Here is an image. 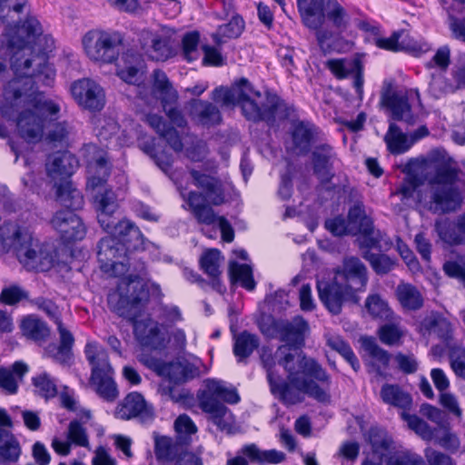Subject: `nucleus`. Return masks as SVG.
Instances as JSON below:
<instances>
[{"label":"nucleus","mask_w":465,"mask_h":465,"mask_svg":"<svg viewBox=\"0 0 465 465\" xmlns=\"http://www.w3.org/2000/svg\"><path fill=\"white\" fill-rule=\"evenodd\" d=\"M361 346L371 358L369 365L371 371L378 375H382L383 371L389 366L391 360L390 353L380 347L375 339L371 337L361 338Z\"/></svg>","instance_id":"obj_39"},{"label":"nucleus","mask_w":465,"mask_h":465,"mask_svg":"<svg viewBox=\"0 0 465 465\" xmlns=\"http://www.w3.org/2000/svg\"><path fill=\"white\" fill-rule=\"evenodd\" d=\"M363 258L370 262L377 274H386L395 266V261L386 254L373 253L367 251L364 252Z\"/></svg>","instance_id":"obj_54"},{"label":"nucleus","mask_w":465,"mask_h":465,"mask_svg":"<svg viewBox=\"0 0 465 465\" xmlns=\"http://www.w3.org/2000/svg\"><path fill=\"white\" fill-rule=\"evenodd\" d=\"M292 151L294 153L307 154L313 143L318 140L320 130L309 121H293L290 128Z\"/></svg>","instance_id":"obj_22"},{"label":"nucleus","mask_w":465,"mask_h":465,"mask_svg":"<svg viewBox=\"0 0 465 465\" xmlns=\"http://www.w3.org/2000/svg\"><path fill=\"white\" fill-rule=\"evenodd\" d=\"M45 166L47 175L56 185V183L69 180L78 167V161L69 152H57L49 155Z\"/></svg>","instance_id":"obj_24"},{"label":"nucleus","mask_w":465,"mask_h":465,"mask_svg":"<svg viewBox=\"0 0 465 465\" xmlns=\"http://www.w3.org/2000/svg\"><path fill=\"white\" fill-rule=\"evenodd\" d=\"M84 354L92 365L91 384L101 398L114 401L118 397V391L106 351L97 342H88L84 348Z\"/></svg>","instance_id":"obj_8"},{"label":"nucleus","mask_w":465,"mask_h":465,"mask_svg":"<svg viewBox=\"0 0 465 465\" xmlns=\"http://www.w3.org/2000/svg\"><path fill=\"white\" fill-rule=\"evenodd\" d=\"M317 290L321 302L333 315L341 312L345 302L357 303L360 300L357 292L336 278L331 282H318Z\"/></svg>","instance_id":"obj_14"},{"label":"nucleus","mask_w":465,"mask_h":465,"mask_svg":"<svg viewBox=\"0 0 465 465\" xmlns=\"http://www.w3.org/2000/svg\"><path fill=\"white\" fill-rule=\"evenodd\" d=\"M50 223L63 241L67 242L83 240L86 234L82 219L71 210L57 211Z\"/></svg>","instance_id":"obj_17"},{"label":"nucleus","mask_w":465,"mask_h":465,"mask_svg":"<svg viewBox=\"0 0 465 465\" xmlns=\"http://www.w3.org/2000/svg\"><path fill=\"white\" fill-rule=\"evenodd\" d=\"M148 299L149 292L140 276L130 273L120 279L107 301L112 312L133 322L134 336L142 346L158 349L163 344L158 322L150 318L135 320Z\"/></svg>","instance_id":"obj_3"},{"label":"nucleus","mask_w":465,"mask_h":465,"mask_svg":"<svg viewBox=\"0 0 465 465\" xmlns=\"http://www.w3.org/2000/svg\"><path fill=\"white\" fill-rule=\"evenodd\" d=\"M401 35V32H394L389 37L378 38L376 40V45L379 48L392 52L406 50L416 56L431 50V45L426 41L400 42Z\"/></svg>","instance_id":"obj_33"},{"label":"nucleus","mask_w":465,"mask_h":465,"mask_svg":"<svg viewBox=\"0 0 465 465\" xmlns=\"http://www.w3.org/2000/svg\"><path fill=\"white\" fill-rule=\"evenodd\" d=\"M29 303L45 312L57 325L59 345L49 344L45 349L46 353L58 362H67L72 357L74 338L59 318L57 306L51 300L44 297L29 300Z\"/></svg>","instance_id":"obj_11"},{"label":"nucleus","mask_w":465,"mask_h":465,"mask_svg":"<svg viewBox=\"0 0 465 465\" xmlns=\"http://www.w3.org/2000/svg\"><path fill=\"white\" fill-rule=\"evenodd\" d=\"M419 331L425 336L435 333L450 348L453 327L451 322L438 312H430L419 323Z\"/></svg>","instance_id":"obj_27"},{"label":"nucleus","mask_w":465,"mask_h":465,"mask_svg":"<svg viewBox=\"0 0 465 465\" xmlns=\"http://www.w3.org/2000/svg\"><path fill=\"white\" fill-rule=\"evenodd\" d=\"M401 417L407 421L409 428L414 430L422 440L429 441L434 438V430L417 415H411L402 411Z\"/></svg>","instance_id":"obj_56"},{"label":"nucleus","mask_w":465,"mask_h":465,"mask_svg":"<svg viewBox=\"0 0 465 465\" xmlns=\"http://www.w3.org/2000/svg\"><path fill=\"white\" fill-rule=\"evenodd\" d=\"M173 35V30L166 26L156 29L144 28L140 31L138 40L142 50L148 57L163 62L175 55Z\"/></svg>","instance_id":"obj_12"},{"label":"nucleus","mask_w":465,"mask_h":465,"mask_svg":"<svg viewBox=\"0 0 465 465\" xmlns=\"http://www.w3.org/2000/svg\"><path fill=\"white\" fill-rule=\"evenodd\" d=\"M42 35V27L35 17H28L22 25H7L5 33L0 35V48L10 55L11 67L15 78L5 87L13 91L14 106H18L23 97H39L41 93L34 90L35 79L45 85H50L55 72L43 56L35 59L26 57L32 54L31 45Z\"/></svg>","instance_id":"obj_2"},{"label":"nucleus","mask_w":465,"mask_h":465,"mask_svg":"<svg viewBox=\"0 0 465 465\" xmlns=\"http://www.w3.org/2000/svg\"><path fill=\"white\" fill-rule=\"evenodd\" d=\"M440 446L451 452L457 451L460 447V438L456 433L451 431L449 426L442 429V435L437 438Z\"/></svg>","instance_id":"obj_63"},{"label":"nucleus","mask_w":465,"mask_h":465,"mask_svg":"<svg viewBox=\"0 0 465 465\" xmlns=\"http://www.w3.org/2000/svg\"><path fill=\"white\" fill-rule=\"evenodd\" d=\"M123 36L118 32L90 30L82 39V45L86 56L100 64L114 63L120 54Z\"/></svg>","instance_id":"obj_9"},{"label":"nucleus","mask_w":465,"mask_h":465,"mask_svg":"<svg viewBox=\"0 0 465 465\" xmlns=\"http://www.w3.org/2000/svg\"><path fill=\"white\" fill-rule=\"evenodd\" d=\"M66 438L73 445L91 450L87 430L78 420L70 421L66 431Z\"/></svg>","instance_id":"obj_53"},{"label":"nucleus","mask_w":465,"mask_h":465,"mask_svg":"<svg viewBox=\"0 0 465 465\" xmlns=\"http://www.w3.org/2000/svg\"><path fill=\"white\" fill-rule=\"evenodd\" d=\"M456 85L447 82L444 77H434L430 84V88L436 95L447 93H454L457 89L465 87V65L458 67L452 73Z\"/></svg>","instance_id":"obj_47"},{"label":"nucleus","mask_w":465,"mask_h":465,"mask_svg":"<svg viewBox=\"0 0 465 465\" xmlns=\"http://www.w3.org/2000/svg\"><path fill=\"white\" fill-rule=\"evenodd\" d=\"M109 235L102 238L97 244V259L101 270L112 277H122L129 270L126 246L110 230Z\"/></svg>","instance_id":"obj_10"},{"label":"nucleus","mask_w":465,"mask_h":465,"mask_svg":"<svg viewBox=\"0 0 465 465\" xmlns=\"http://www.w3.org/2000/svg\"><path fill=\"white\" fill-rule=\"evenodd\" d=\"M188 114L193 122L204 127L219 124L222 121L217 106L204 100H191L188 103Z\"/></svg>","instance_id":"obj_30"},{"label":"nucleus","mask_w":465,"mask_h":465,"mask_svg":"<svg viewBox=\"0 0 465 465\" xmlns=\"http://www.w3.org/2000/svg\"><path fill=\"white\" fill-rule=\"evenodd\" d=\"M23 300L29 302V292L18 284L5 286L0 293V302L5 305L13 306Z\"/></svg>","instance_id":"obj_55"},{"label":"nucleus","mask_w":465,"mask_h":465,"mask_svg":"<svg viewBox=\"0 0 465 465\" xmlns=\"http://www.w3.org/2000/svg\"><path fill=\"white\" fill-rule=\"evenodd\" d=\"M71 93L77 104L90 111H100L105 104L103 88L95 81L84 78L71 85Z\"/></svg>","instance_id":"obj_16"},{"label":"nucleus","mask_w":465,"mask_h":465,"mask_svg":"<svg viewBox=\"0 0 465 465\" xmlns=\"http://www.w3.org/2000/svg\"><path fill=\"white\" fill-rule=\"evenodd\" d=\"M327 345L333 351L341 354L346 361L350 363L351 368L357 371L360 369V362L351 350L349 343H347L341 336L336 334H327Z\"/></svg>","instance_id":"obj_52"},{"label":"nucleus","mask_w":465,"mask_h":465,"mask_svg":"<svg viewBox=\"0 0 465 465\" xmlns=\"http://www.w3.org/2000/svg\"><path fill=\"white\" fill-rule=\"evenodd\" d=\"M273 330L279 335L284 345L290 346L293 351L304 342V334L309 330L308 322L302 317L296 316L292 321H279L272 322Z\"/></svg>","instance_id":"obj_20"},{"label":"nucleus","mask_w":465,"mask_h":465,"mask_svg":"<svg viewBox=\"0 0 465 465\" xmlns=\"http://www.w3.org/2000/svg\"><path fill=\"white\" fill-rule=\"evenodd\" d=\"M200 35L198 32H190L183 35L182 40L183 52L184 58L189 61H194L197 58V47L199 45Z\"/></svg>","instance_id":"obj_61"},{"label":"nucleus","mask_w":465,"mask_h":465,"mask_svg":"<svg viewBox=\"0 0 465 465\" xmlns=\"http://www.w3.org/2000/svg\"><path fill=\"white\" fill-rule=\"evenodd\" d=\"M330 0H296L302 25L315 33L320 46L334 37L333 32L324 27V12Z\"/></svg>","instance_id":"obj_13"},{"label":"nucleus","mask_w":465,"mask_h":465,"mask_svg":"<svg viewBox=\"0 0 465 465\" xmlns=\"http://www.w3.org/2000/svg\"><path fill=\"white\" fill-rule=\"evenodd\" d=\"M367 312L374 319L393 321L395 319L392 310L388 302L379 294H370L365 301Z\"/></svg>","instance_id":"obj_51"},{"label":"nucleus","mask_w":465,"mask_h":465,"mask_svg":"<svg viewBox=\"0 0 465 465\" xmlns=\"http://www.w3.org/2000/svg\"><path fill=\"white\" fill-rule=\"evenodd\" d=\"M111 230L125 246L128 252L144 250L147 240L135 223L128 219H123L112 223Z\"/></svg>","instance_id":"obj_26"},{"label":"nucleus","mask_w":465,"mask_h":465,"mask_svg":"<svg viewBox=\"0 0 465 465\" xmlns=\"http://www.w3.org/2000/svg\"><path fill=\"white\" fill-rule=\"evenodd\" d=\"M412 95H416L419 98L417 91L406 89L393 90L389 87L382 92L381 102L390 110L393 120L413 124L415 118L410 104V97Z\"/></svg>","instance_id":"obj_15"},{"label":"nucleus","mask_w":465,"mask_h":465,"mask_svg":"<svg viewBox=\"0 0 465 465\" xmlns=\"http://www.w3.org/2000/svg\"><path fill=\"white\" fill-rule=\"evenodd\" d=\"M116 414L123 420L139 417L143 420H146L153 417V410L151 405L147 404L142 394L131 392L117 408Z\"/></svg>","instance_id":"obj_28"},{"label":"nucleus","mask_w":465,"mask_h":465,"mask_svg":"<svg viewBox=\"0 0 465 465\" xmlns=\"http://www.w3.org/2000/svg\"><path fill=\"white\" fill-rule=\"evenodd\" d=\"M40 94L35 97H23L21 104L14 106L13 91L5 89V100L0 107L3 117L12 119L16 117V126L19 135L27 143H36L41 140L47 120L58 117L60 105L53 100L42 99Z\"/></svg>","instance_id":"obj_5"},{"label":"nucleus","mask_w":465,"mask_h":465,"mask_svg":"<svg viewBox=\"0 0 465 465\" xmlns=\"http://www.w3.org/2000/svg\"><path fill=\"white\" fill-rule=\"evenodd\" d=\"M348 218L351 226V232L355 235L358 233L371 235L373 232V222L365 213L364 205L361 203H356L350 208Z\"/></svg>","instance_id":"obj_42"},{"label":"nucleus","mask_w":465,"mask_h":465,"mask_svg":"<svg viewBox=\"0 0 465 465\" xmlns=\"http://www.w3.org/2000/svg\"><path fill=\"white\" fill-rule=\"evenodd\" d=\"M440 404L452 414L455 418L460 420L463 416L462 409L460 406L457 397L450 392H442L440 394Z\"/></svg>","instance_id":"obj_62"},{"label":"nucleus","mask_w":465,"mask_h":465,"mask_svg":"<svg viewBox=\"0 0 465 465\" xmlns=\"http://www.w3.org/2000/svg\"><path fill=\"white\" fill-rule=\"evenodd\" d=\"M200 360L190 362L186 360L172 362L159 361L154 370L158 375L167 378L173 383H183L200 376Z\"/></svg>","instance_id":"obj_19"},{"label":"nucleus","mask_w":465,"mask_h":465,"mask_svg":"<svg viewBox=\"0 0 465 465\" xmlns=\"http://www.w3.org/2000/svg\"><path fill=\"white\" fill-rule=\"evenodd\" d=\"M384 141L388 150L393 154H401L407 152L413 143V142H408L406 134L394 123L390 124L389 130L384 136Z\"/></svg>","instance_id":"obj_49"},{"label":"nucleus","mask_w":465,"mask_h":465,"mask_svg":"<svg viewBox=\"0 0 465 465\" xmlns=\"http://www.w3.org/2000/svg\"><path fill=\"white\" fill-rule=\"evenodd\" d=\"M223 261L222 252L218 249H210L204 252L200 258L202 270L211 278L212 287L219 293L226 291L223 284L221 276V264Z\"/></svg>","instance_id":"obj_34"},{"label":"nucleus","mask_w":465,"mask_h":465,"mask_svg":"<svg viewBox=\"0 0 465 465\" xmlns=\"http://www.w3.org/2000/svg\"><path fill=\"white\" fill-rule=\"evenodd\" d=\"M336 279L355 292L363 291L368 282L367 268L359 258L346 257L341 268L336 272Z\"/></svg>","instance_id":"obj_23"},{"label":"nucleus","mask_w":465,"mask_h":465,"mask_svg":"<svg viewBox=\"0 0 465 465\" xmlns=\"http://www.w3.org/2000/svg\"><path fill=\"white\" fill-rule=\"evenodd\" d=\"M337 160L333 147L326 143L314 146L312 152V163L314 173L322 179L331 177V170Z\"/></svg>","instance_id":"obj_32"},{"label":"nucleus","mask_w":465,"mask_h":465,"mask_svg":"<svg viewBox=\"0 0 465 465\" xmlns=\"http://www.w3.org/2000/svg\"><path fill=\"white\" fill-rule=\"evenodd\" d=\"M193 214L199 223L212 225L217 223L223 241L226 242H232L233 241L234 231L229 221L224 216H218L214 210L208 204L202 206V208Z\"/></svg>","instance_id":"obj_36"},{"label":"nucleus","mask_w":465,"mask_h":465,"mask_svg":"<svg viewBox=\"0 0 465 465\" xmlns=\"http://www.w3.org/2000/svg\"><path fill=\"white\" fill-rule=\"evenodd\" d=\"M422 459L420 455L411 452H401L391 456L387 465H420Z\"/></svg>","instance_id":"obj_64"},{"label":"nucleus","mask_w":465,"mask_h":465,"mask_svg":"<svg viewBox=\"0 0 465 465\" xmlns=\"http://www.w3.org/2000/svg\"><path fill=\"white\" fill-rule=\"evenodd\" d=\"M243 29V19L238 15H232L229 23L218 26L216 32L212 35V38L215 45H222L226 39L239 37Z\"/></svg>","instance_id":"obj_46"},{"label":"nucleus","mask_w":465,"mask_h":465,"mask_svg":"<svg viewBox=\"0 0 465 465\" xmlns=\"http://www.w3.org/2000/svg\"><path fill=\"white\" fill-rule=\"evenodd\" d=\"M88 150L94 153V156L88 160L87 187L94 190L106 182L110 173V163L106 153L103 150H96L93 145L89 146Z\"/></svg>","instance_id":"obj_29"},{"label":"nucleus","mask_w":465,"mask_h":465,"mask_svg":"<svg viewBox=\"0 0 465 465\" xmlns=\"http://www.w3.org/2000/svg\"><path fill=\"white\" fill-rule=\"evenodd\" d=\"M378 333L382 343L392 346L399 345L401 343V340L404 335V331L400 324L392 322L380 327Z\"/></svg>","instance_id":"obj_57"},{"label":"nucleus","mask_w":465,"mask_h":465,"mask_svg":"<svg viewBox=\"0 0 465 465\" xmlns=\"http://www.w3.org/2000/svg\"><path fill=\"white\" fill-rule=\"evenodd\" d=\"M240 455L229 459L227 465H248V460L259 465L279 464L285 460V454L277 450H262L256 444L243 445L239 450Z\"/></svg>","instance_id":"obj_18"},{"label":"nucleus","mask_w":465,"mask_h":465,"mask_svg":"<svg viewBox=\"0 0 465 465\" xmlns=\"http://www.w3.org/2000/svg\"><path fill=\"white\" fill-rule=\"evenodd\" d=\"M369 440L371 445L373 454L382 460L390 449L391 440L387 435L380 430L371 429L369 432Z\"/></svg>","instance_id":"obj_58"},{"label":"nucleus","mask_w":465,"mask_h":465,"mask_svg":"<svg viewBox=\"0 0 465 465\" xmlns=\"http://www.w3.org/2000/svg\"><path fill=\"white\" fill-rule=\"evenodd\" d=\"M34 393L45 401L57 395V381L46 371L40 372L32 377Z\"/></svg>","instance_id":"obj_48"},{"label":"nucleus","mask_w":465,"mask_h":465,"mask_svg":"<svg viewBox=\"0 0 465 465\" xmlns=\"http://www.w3.org/2000/svg\"><path fill=\"white\" fill-rule=\"evenodd\" d=\"M29 371L28 365L17 361L8 367H0V391L5 395H15L19 383Z\"/></svg>","instance_id":"obj_31"},{"label":"nucleus","mask_w":465,"mask_h":465,"mask_svg":"<svg viewBox=\"0 0 465 465\" xmlns=\"http://www.w3.org/2000/svg\"><path fill=\"white\" fill-rule=\"evenodd\" d=\"M20 331L24 337L37 344L45 343L51 333L47 323L35 314L26 315L22 319Z\"/></svg>","instance_id":"obj_37"},{"label":"nucleus","mask_w":465,"mask_h":465,"mask_svg":"<svg viewBox=\"0 0 465 465\" xmlns=\"http://www.w3.org/2000/svg\"><path fill=\"white\" fill-rule=\"evenodd\" d=\"M381 398L386 404L401 409L404 412L411 408L412 402L411 395L394 384H384L381 390Z\"/></svg>","instance_id":"obj_44"},{"label":"nucleus","mask_w":465,"mask_h":465,"mask_svg":"<svg viewBox=\"0 0 465 465\" xmlns=\"http://www.w3.org/2000/svg\"><path fill=\"white\" fill-rule=\"evenodd\" d=\"M197 398L200 409L210 415V420L221 431L228 434L235 432V417L222 402L236 404L240 401L235 388L223 381L208 379L205 381V388L199 391Z\"/></svg>","instance_id":"obj_6"},{"label":"nucleus","mask_w":465,"mask_h":465,"mask_svg":"<svg viewBox=\"0 0 465 465\" xmlns=\"http://www.w3.org/2000/svg\"><path fill=\"white\" fill-rule=\"evenodd\" d=\"M57 200L66 210H78L84 205V197L82 193L74 186L70 180L56 183Z\"/></svg>","instance_id":"obj_41"},{"label":"nucleus","mask_w":465,"mask_h":465,"mask_svg":"<svg viewBox=\"0 0 465 465\" xmlns=\"http://www.w3.org/2000/svg\"><path fill=\"white\" fill-rule=\"evenodd\" d=\"M395 294L401 306L406 311H418L423 306L422 294L411 283L401 282L396 288Z\"/></svg>","instance_id":"obj_40"},{"label":"nucleus","mask_w":465,"mask_h":465,"mask_svg":"<svg viewBox=\"0 0 465 465\" xmlns=\"http://www.w3.org/2000/svg\"><path fill=\"white\" fill-rule=\"evenodd\" d=\"M94 204L97 212V220L104 231L109 232L115 222L114 214L119 208L114 192L111 189L99 190L94 196Z\"/></svg>","instance_id":"obj_25"},{"label":"nucleus","mask_w":465,"mask_h":465,"mask_svg":"<svg viewBox=\"0 0 465 465\" xmlns=\"http://www.w3.org/2000/svg\"><path fill=\"white\" fill-rule=\"evenodd\" d=\"M193 183L201 188L208 202L213 205L224 203V192L221 181L215 177L202 173L196 170L190 172Z\"/></svg>","instance_id":"obj_35"},{"label":"nucleus","mask_w":465,"mask_h":465,"mask_svg":"<svg viewBox=\"0 0 465 465\" xmlns=\"http://www.w3.org/2000/svg\"><path fill=\"white\" fill-rule=\"evenodd\" d=\"M260 361L271 392L284 404L300 403L303 395L322 404L331 403V379L316 360L293 351L290 346L280 345L275 351L268 346L262 347Z\"/></svg>","instance_id":"obj_1"},{"label":"nucleus","mask_w":465,"mask_h":465,"mask_svg":"<svg viewBox=\"0 0 465 465\" xmlns=\"http://www.w3.org/2000/svg\"><path fill=\"white\" fill-rule=\"evenodd\" d=\"M260 339L256 334L243 331L233 337L232 351L238 361H246L259 347Z\"/></svg>","instance_id":"obj_43"},{"label":"nucleus","mask_w":465,"mask_h":465,"mask_svg":"<svg viewBox=\"0 0 465 465\" xmlns=\"http://www.w3.org/2000/svg\"><path fill=\"white\" fill-rule=\"evenodd\" d=\"M350 25V15L337 1L330 0L324 12V27L331 29L334 36L344 32Z\"/></svg>","instance_id":"obj_38"},{"label":"nucleus","mask_w":465,"mask_h":465,"mask_svg":"<svg viewBox=\"0 0 465 465\" xmlns=\"http://www.w3.org/2000/svg\"><path fill=\"white\" fill-rule=\"evenodd\" d=\"M26 0H0V22L8 23V18H15L23 11Z\"/></svg>","instance_id":"obj_59"},{"label":"nucleus","mask_w":465,"mask_h":465,"mask_svg":"<svg viewBox=\"0 0 465 465\" xmlns=\"http://www.w3.org/2000/svg\"><path fill=\"white\" fill-rule=\"evenodd\" d=\"M459 171L449 164L437 166L434 174L429 178L431 197L429 209L434 213H445L459 209L462 197L454 186L458 181Z\"/></svg>","instance_id":"obj_7"},{"label":"nucleus","mask_w":465,"mask_h":465,"mask_svg":"<svg viewBox=\"0 0 465 465\" xmlns=\"http://www.w3.org/2000/svg\"><path fill=\"white\" fill-rule=\"evenodd\" d=\"M212 99L224 106L238 104L249 121H265L272 125L288 117L286 104L275 94H262L246 79L242 78L231 88L220 86L212 92Z\"/></svg>","instance_id":"obj_4"},{"label":"nucleus","mask_w":465,"mask_h":465,"mask_svg":"<svg viewBox=\"0 0 465 465\" xmlns=\"http://www.w3.org/2000/svg\"><path fill=\"white\" fill-rule=\"evenodd\" d=\"M327 68L338 79L353 78V86L359 95L363 93V66L358 58H334L326 62Z\"/></svg>","instance_id":"obj_21"},{"label":"nucleus","mask_w":465,"mask_h":465,"mask_svg":"<svg viewBox=\"0 0 465 465\" xmlns=\"http://www.w3.org/2000/svg\"><path fill=\"white\" fill-rule=\"evenodd\" d=\"M20 454L21 448L17 440L9 430L0 427V460L15 462Z\"/></svg>","instance_id":"obj_50"},{"label":"nucleus","mask_w":465,"mask_h":465,"mask_svg":"<svg viewBox=\"0 0 465 465\" xmlns=\"http://www.w3.org/2000/svg\"><path fill=\"white\" fill-rule=\"evenodd\" d=\"M229 277L232 284L239 283L247 291H253L256 287L252 269L248 264H240L237 262L231 261L229 263Z\"/></svg>","instance_id":"obj_45"},{"label":"nucleus","mask_w":465,"mask_h":465,"mask_svg":"<svg viewBox=\"0 0 465 465\" xmlns=\"http://www.w3.org/2000/svg\"><path fill=\"white\" fill-rule=\"evenodd\" d=\"M449 357L454 373L465 380V348L450 347Z\"/></svg>","instance_id":"obj_60"}]
</instances>
